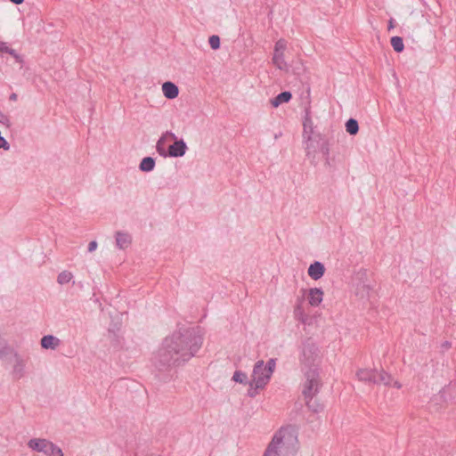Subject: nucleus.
I'll return each instance as SVG.
<instances>
[{
    "label": "nucleus",
    "mask_w": 456,
    "mask_h": 456,
    "mask_svg": "<svg viewBox=\"0 0 456 456\" xmlns=\"http://www.w3.org/2000/svg\"><path fill=\"white\" fill-rule=\"evenodd\" d=\"M116 247L125 250L132 245V234L126 231H117L114 234Z\"/></svg>",
    "instance_id": "nucleus-11"
},
{
    "label": "nucleus",
    "mask_w": 456,
    "mask_h": 456,
    "mask_svg": "<svg viewBox=\"0 0 456 456\" xmlns=\"http://www.w3.org/2000/svg\"><path fill=\"white\" fill-rule=\"evenodd\" d=\"M0 124L5 126L6 127H10L11 123L7 116H5L1 110H0Z\"/></svg>",
    "instance_id": "nucleus-32"
},
{
    "label": "nucleus",
    "mask_w": 456,
    "mask_h": 456,
    "mask_svg": "<svg viewBox=\"0 0 456 456\" xmlns=\"http://www.w3.org/2000/svg\"><path fill=\"white\" fill-rule=\"evenodd\" d=\"M10 49L11 48L8 47L5 43L0 41V52L1 53H7Z\"/></svg>",
    "instance_id": "nucleus-34"
},
{
    "label": "nucleus",
    "mask_w": 456,
    "mask_h": 456,
    "mask_svg": "<svg viewBox=\"0 0 456 456\" xmlns=\"http://www.w3.org/2000/svg\"><path fill=\"white\" fill-rule=\"evenodd\" d=\"M97 248V242L95 240H93L89 243L88 245V252L89 253H92L93 251H94Z\"/></svg>",
    "instance_id": "nucleus-33"
},
{
    "label": "nucleus",
    "mask_w": 456,
    "mask_h": 456,
    "mask_svg": "<svg viewBox=\"0 0 456 456\" xmlns=\"http://www.w3.org/2000/svg\"><path fill=\"white\" fill-rule=\"evenodd\" d=\"M208 43L213 50H217L220 47V38L218 36L213 35L208 38Z\"/></svg>",
    "instance_id": "nucleus-29"
},
{
    "label": "nucleus",
    "mask_w": 456,
    "mask_h": 456,
    "mask_svg": "<svg viewBox=\"0 0 456 456\" xmlns=\"http://www.w3.org/2000/svg\"><path fill=\"white\" fill-rule=\"evenodd\" d=\"M443 346H444V348H449V347H451V343H450V342H448V341H445V342L443 344Z\"/></svg>",
    "instance_id": "nucleus-41"
},
{
    "label": "nucleus",
    "mask_w": 456,
    "mask_h": 456,
    "mask_svg": "<svg viewBox=\"0 0 456 456\" xmlns=\"http://www.w3.org/2000/svg\"><path fill=\"white\" fill-rule=\"evenodd\" d=\"M264 367L266 369V373H269V375L272 376L275 368V360L270 359L265 365L264 364Z\"/></svg>",
    "instance_id": "nucleus-31"
},
{
    "label": "nucleus",
    "mask_w": 456,
    "mask_h": 456,
    "mask_svg": "<svg viewBox=\"0 0 456 456\" xmlns=\"http://www.w3.org/2000/svg\"><path fill=\"white\" fill-rule=\"evenodd\" d=\"M287 48V42L284 39H279L274 45L273 52L284 53Z\"/></svg>",
    "instance_id": "nucleus-30"
},
{
    "label": "nucleus",
    "mask_w": 456,
    "mask_h": 456,
    "mask_svg": "<svg viewBox=\"0 0 456 456\" xmlns=\"http://www.w3.org/2000/svg\"><path fill=\"white\" fill-rule=\"evenodd\" d=\"M391 45L396 53H401L404 49L403 38L401 37H393L391 38Z\"/></svg>",
    "instance_id": "nucleus-24"
},
{
    "label": "nucleus",
    "mask_w": 456,
    "mask_h": 456,
    "mask_svg": "<svg viewBox=\"0 0 456 456\" xmlns=\"http://www.w3.org/2000/svg\"><path fill=\"white\" fill-rule=\"evenodd\" d=\"M391 386H393L394 387H395L397 389H400L402 387V384L397 380H395L393 382V384L391 383Z\"/></svg>",
    "instance_id": "nucleus-35"
},
{
    "label": "nucleus",
    "mask_w": 456,
    "mask_h": 456,
    "mask_svg": "<svg viewBox=\"0 0 456 456\" xmlns=\"http://www.w3.org/2000/svg\"><path fill=\"white\" fill-rule=\"evenodd\" d=\"M17 98H18V96H17V94H14V93H13V94H12L10 95V97H9L10 101H13V102H15V101L17 100Z\"/></svg>",
    "instance_id": "nucleus-37"
},
{
    "label": "nucleus",
    "mask_w": 456,
    "mask_h": 456,
    "mask_svg": "<svg viewBox=\"0 0 456 456\" xmlns=\"http://www.w3.org/2000/svg\"><path fill=\"white\" fill-rule=\"evenodd\" d=\"M28 445L30 449L48 456H63L61 449L46 439L33 438L28 441Z\"/></svg>",
    "instance_id": "nucleus-5"
},
{
    "label": "nucleus",
    "mask_w": 456,
    "mask_h": 456,
    "mask_svg": "<svg viewBox=\"0 0 456 456\" xmlns=\"http://www.w3.org/2000/svg\"><path fill=\"white\" fill-rule=\"evenodd\" d=\"M10 1L15 4H20L23 3L24 0H10Z\"/></svg>",
    "instance_id": "nucleus-39"
},
{
    "label": "nucleus",
    "mask_w": 456,
    "mask_h": 456,
    "mask_svg": "<svg viewBox=\"0 0 456 456\" xmlns=\"http://www.w3.org/2000/svg\"><path fill=\"white\" fill-rule=\"evenodd\" d=\"M321 135H308L305 144V153L311 164L316 166L318 163L319 141Z\"/></svg>",
    "instance_id": "nucleus-8"
},
{
    "label": "nucleus",
    "mask_w": 456,
    "mask_h": 456,
    "mask_svg": "<svg viewBox=\"0 0 456 456\" xmlns=\"http://www.w3.org/2000/svg\"><path fill=\"white\" fill-rule=\"evenodd\" d=\"M162 92L166 98L172 100L178 96L179 89L174 83L167 81L162 85Z\"/></svg>",
    "instance_id": "nucleus-16"
},
{
    "label": "nucleus",
    "mask_w": 456,
    "mask_h": 456,
    "mask_svg": "<svg viewBox=\"0 0 456 456\" xmlns=\"http://www.w3.org/2000/svg\"><path fill=\"white\" fill-rule=\"evenodd\" d=\"M272 62L280 70L289 72V64L285 61L284 53L273 52Z\"/></svg>",
    "instance_id": "nucleus-14"
},
{
    "label": "nucleus",
    "mask_w": 456,
    "mask_h": 456,
    "mask_svg": "<svg viewBox=\"0 0 456 456\" xmlns=\"http://www.w3.org/2000/svg\"><path fill=\"white\" fill-rule=\"evenodd\" d=\"M376 373L377 370L375 369H359L356 371V377L360 381L374 384L376 382Z\"/></svg>",
    "instance_id": "nucleus-13"
},
{
    "label": "nucleus",
    "mask_w": 456,
    "mask_h": 456,
    "mask_svg": "<svg viewBox=\"0 0 456 456\" xmlns=\"http://www.w3.org/2000/svg\"><path fill=\"white\" fill-rule=\"evenodd\" d=\"M232 379L235 382H238V383H240V384H246L247 381H248V377H247L246 373H244V372H242L240 370H236L233 373Z\"/></svg>",
    "instance_id": "nucleus-27"
},
{
    "label": "nucleus",
    "mask_w": 456,
    "mask_h": 456,
    "mask_svg": "<svg viewBox=\"0 0 456 456\" xmlns=\"http://www.w3.org/2000/svg\"><path fill=\"white\" fill-rule=\"evenodd\" d=\"M73 275L70 272L63 271L58 275L57 281L60 284H66L70 281Z\"/></svg>",
    "instance_id": "nucleus-26"
},
{
    "label": "nucleus",
    "mask_w": 456,
    "mask_h": 456,
    "mask_svg": "<svg viewBox=\"0 0 456 456\" xmlns=\"http://www.w3.org/2000/svg\"><path fill=\"white\" fill-rule=\"evenodd\" d=\"M187 145L183 139H177L172 143L169 144L167 149V156L173 157V158H178L183 157L186 151H187Z\"/></svg>",
    "instance_id": "nucleus-10"
},
{
    "label": "nucleus",
    "mask_w": 456,
    "mask_h": 456,
    "mask_svg": "<svg viewBox=\"0 0 456 456\" xmlns=\"http://www.w3.org/2000/svg\"><path fill=\"white\" fill-rule=\"evenodd\" d=\"M305 297L311 306H319L322 302L323 291L319 288L306 289Z\"/></svg>",
    "instance_id": "nucleus-12"
},
{
    "label": "nucleus",
    "mask_w": 456,
    "mask_h": 456,
    "mask_svg": "<svg viewBox=\"0 0 456 456\" xmlns=\"http://www.w3.org/2000/svg\"><path fill=\"white\" fill-rule=\"evenodd\" d=\"M176 135L170 131L163 133L156 144V149L159 154L162 157H167V149L169 144H172L171 142H174L176 140Z\"/></svg>",
    "instance_id": "nucleus-9"
},
{
    "label": "nucleus",
    "mask_w": 456,
    "mask_h": 456,
    "mask_svg": "<svg viewBox=\"0 0 456 456\" xmlns=\"http://www.w3.org/2000/svg\"><path fill=\"white\" fill-rule=\"evenodd\" d=\"M60 344L61 340L53 335H46L41 338V346L45 349H55Z\"/></svg>",
    "instance_id": "nucleus-17"
},
{
    "label": "nucleus",
    "mask_w": 456,
    "mask_h": 456,
    "mask_svg": "<svg viewBox=\"0 0 456 456\" xmlns=\"http://www.w3.org/2000/svg\"><path fill=\"white\" fill-rule=\"evenodd\" d=\"M319 355V349L311 338H308L303 344L302 356L300 362L309 369H313Z\"/></svg>",
    "instance_id": "nucleus-6"
},
{
    "label": "nucleus",
    "mask_w": 456,
    "mask_h": 456,
    "mask_svg": "<svg viewBox=\"0 0 456 456\" xmlns=\"http://www.w3.org/2000/svg\"><path fill=\"white\" fill-rule=\"evenodd\" d=\"M289 72L297 77H300L305 72V67L301 61H297L289 65Z\"/></svg>",
    "instance_id": "nucleus-22"
},
{
    "label": "nucleus",
    "mask_w": 456,
    "mask_h": 456,
    "mask_svg": "<svg viewBox=\"0 0 456 456\" xmlns=\"http://www.w3.org/2000/svg\"><path fill=\"white\" fill-rule=\"evenodd\" d=\"M305 381L304 383L302 395L306 406L314 412H319L322 410V404L313 403L314 397L319 393L322 383L317 369H309L305 372Z\"/></svg>",
    "instance_id": "nucleus-3"
},
{
    "label": "nucleus",
    "mask_w": 456,
    "mask_h": 456,
    "mask_svg": "<svg viewBox=\"0 0 456 456\" xmlns=\"http://www.w3.org/2000/svg\"><path fill=\"white\" fill-rule=\"evenodd\" d=\"M155 167V160L151 157H145L140 163V169L143 172H150Z\"/></svg>",
    "instance_id": "nucleus-21"
},
{
    "label": "nucleus",
    "mask_w": 456,
    "mask_h": 456,
    "mask_svg": "<svg viewBox=\"0 0 456 456\" xmlns=\"http://www.w3.org/2000/svg\"><path fill=\"white\" fill-rule=\"evenodd\" d=\"M7 53L11 54L13 58L18 54V53L15 52V50H13V49H12V48L8 51V53Z\"/></svg>",
    "instance_id": "nucleus-36"
},
{
    "label": "nucleus",
    "mask_w": 456,
    "mask_h": 456,
    "mask_svg": "<svg viewBox=\"0 0 456 456\" xmlns=\"http://www.w3.org/2000/svg\"><path fill=\"white\" fill-rule=\"evenodd\" d=\"M271 376L266 373V369L264 367V361H257L254 366L253 372L251 375V380L249 381L248 395L253 397L256 395V390L264 388L269 382Z\"/></svg>",
    "instance_id": "nucleus-4"
},
{
    "label": "nucleus",
    "mask_w": 456,
    "mask_h": 456,
    "mask_svg": "<svg viewBox=\"0 0 456 456\" xmlns=\"http://www.w3.org/2000/svg\"><path fill=\"white\" fill-rule=\"evenodd\" d=\"M24 362L23 360L20 358H16V364L14 365L13 373L17 379H20L23 375V369H24Z\"/></svg>",
    "instance_id": "nucleus-25"
},
{
    "label": "nucleus",
    "mask_w": 456,
    "mask_h": 456,
    "mask_svg": "<svg viewBox=\"0 0 456 456\" xmlns=\"http://www.w3.org/2000/svg\"><path fill=\"white\" fill-rule=\"evenodd\" d=\"M203 344L200 327L180 329L164 339L154 361L159 371H167L188 362Z\"/></svg>",
    "instance_id": "nucleus-1"
},
{
    "label": "nucleus",
    "mask_w": 456,
    "mask_h": 456,
    "mask_svg": "<svg viewBox=\"0 0 456 456\" xmlns=\"http://www.w3.org/2000/svg\"><path fill=\"white\" fill-rule=\"evenodd\" d=\"M291 97L292 95L289 92H282L271 100V104L273 107L277 108L280 104L288 102Z\"/></svg>",
    "instance_id": "nucleus-20"
},
{
    "label": "nucleus",
    "mask_w": 456,
    "mask_h": 456,
    "mask_svg": "<svg viewBox=\"0 0 456 456\" xmlns=\"http://www.w3.org/2000/svg\"><path fill=\"white\" fill-rule=\"evenodd\" d=\"M319 152H321L325 159V165L330 166L329 154H330V144L326 139L320 136L319 141Z\"/></svg>",
    "instance_id": "nucleus-18"
},
{
    "label": "nucleus",
    "mask_w": 456,
    "mask_h": 456,
    "mask_svg": "<svg viewBox=\"0 0 456 456\" xmlns=\"http://www.w3.org/2000/svg\"><path fill=\"white\" fill-rule=\"evenodd\" d=\"M325 267L324 265L320 262H314V264L310 265L308 268V275L313 280H319L322 275L324 274Z\"/></svg>",
    "instance_id": "nucleus-15"
},
{
    "label": "nucleus",
    "mask_w": 456,
    "mask_h": 456,
    "mask_svg": "<svg viewBox=\"0 0 456 456\" xmlns=\"http://www.w3.org/2000/svg\"><path fill=\"white\" fill-rule=\"evenodd\" d=\"M297 436L293 427L281 428L273 436L264 456H290L297 451Z\"/></svg>",
    "instance_id": "nucleus-2"
},
{
    "label": "nucleus",
    "mask_w": 456,
    "mask_h": 456,
    "mask_svg": "<svg viewBox=\"0 0 456 456\" xmlns=\"http://www.w3.org/2000/svg\"><path fill=\"white\" fill-rule=\"evenodd\" d=\"M5 354V348H0V358L3 357Z\"/></svg>",
    "instance_id": "nucleus-42"
},
{
    "label": "nucleus",
    "mask_w": 456,
    "mask_h": 456,
    "mask_svg": "<svg viewBox=\"0 0 456 456\" xmlns=\"http://www.w3.org/2000/svg\"><path fill=\"white\" fill-rule=\"evenodd\" d=\"M375 380L376 382L374 384L383 383L385 386H391L393 378L389 373H387L384 370H381L380 371L377 370Z\"/></svg>",
    "instance_id": "nucleus-19"
},
{
    "label": "nucleus",
    "mask_w": 456,
    "mask_h": 456,
    "mask_svg": "<svg viewBox=\"0 0 456 456\" xmlns=\"http://www.w3.org/2000/svg\"><path fill=\"white\" fill-rule=\"evenodd\" d=\"M394 27H395V25H394V20H393V19H391V20H389L388 29H391V28H393Z\"/></svg>",
    "instance_id": "nucleus-40"
},
{
    "label": "nucleus",
    "mask_w": 456,
    "mask_h": 456,
    "mask_svg": "<svg viewBox=\"0 0 456 456\" xmlns=\"http://www.w3.org/2000/svg\"><path fill=\"white\" fill-rule=\"evenodd\" d=\"M346 130L351 135L356 134L359 131L357 120L354 118H349L346 123Z\"/></svg>",
    "instance_id": "nucleus-23"
},
{
    "label": "nucleus",
    "mask_w": 456,
    "mask_h": 456,
    "mask_svg": "<svg viewBox=\"0 0 456 456\" xmlns=\"http://www.w3.org/2000/svg\"><path fill=\"white\" fill-rule=\"evenodd\" d=\"M301 296L297 297L296 304L294 306V318L304 325H311L313 323L312 317L309 313L306 312L304 305L306 289H302L300 290Z\"/></svg>",
    "instance_id": "nucleus-7"
},
{
    "label": "nucleus",
    "mask_w": 456,
    "mask_h": 456,
    "mask_svg": "<svg viewBox=\"0 0 456 456\" xmlns=\"http://www.w3.org/2000/svg\"><path fill=\"white\" fill-rule=\"evenodd\" d=\"M15 61L19 63H21L22 62V58L17 54L15 57H14Z\"/></svg>",
    "instance_id": "nucleus-38"
},
{
    "label": "nucleus",
    "mask_w": 456,
    "mask_h": 456,
    "mask_svg": "<svg viewBox=\"0 0 456 456\" xmlns=\"http://www.w3.org/2000/svg\"><path fill=\"white\" fill-rule=\"evenodd\" d=\"M304 134H307V136L313 134L312 120L309 117H305L304 121Z\"/></svg>",
    "instance_id": "nucleus-28"
}]
</instances>
